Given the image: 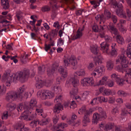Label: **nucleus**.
I'll list each match as a JSON object with an SVG mask.
<instances>
[{"label":"nucleus","instance_id":"obj_1","mask_svg":"<svg viewBox=\"0 0 131 131\" xmlns=\"http://www.w3.org/2000/svg\"><path fill=\"white\" fill-rule=\"evenodd\" d=\"M9 74L7 73L4 74L2 80V82L7 86H10L15 79L16 80H18L21 82H25L29 77L30 72L29 70L27 69L19 72L14 77L12 75L10 76Z\"/></svg>","mask_w":131,"mask_h":131},{"label":"nucleus","instance_id":"obj_2","mask_svg":"<svg viewBox=\"0 0 131 131\" xmlns=\"http://www.w3.org/2000/svg\"><path fill=\"white\" fill-rule=\"evenodd\" d=\"M126 73L124 79L121 78L116 73L112 74L111 75V78L113 81H115L117 84L120 86H122L124 84V82L126 81L128 83H131V68L126 71Z\"/></svg>","mask_w":131,"mask_h":131},{"label":"nucleus","instance_id":"obj_3","mask_svg":"<svg viewBox=\"0 0 131 131\" xmlns=\"http://www.w3.org/2000/svg\"><path fill=\"white\" fill-rule=\"evenodd\" d=\"M98 111L99 113H95L93 114L92 122L96 124L99 120L105 119L107 117L106 113L101 107H99Z\"/></svg>","mask_w":131,"mask_h":131},{"label":"nucleus","instance_id":"obj_4","mask_svg":"<svg viewBox=\"0 0 131 131\" xmlns=\"http://www.w3.org/2000/svg\"><path fill=\"white\" fill-rule=\"evenodd\" d=\"M66 83L67 84H72L73 86L75 87L79 84V81L75 79L74 77L69 78L67 81ZM78 89L77 88L73 89L70 92V95L71 98L77 94Z\"/></svg>","mask_w":131,"mask_h":131},{"label":"nucleus","instance_id":"obj_5","mask_svg":"<svg viewBox=\"0 0 131 131\" xmlns=\"http://www.w3.org/2000/svg\"><path fill=\"white\" fill-rule=\"evenodd\" d=\"M17 96L15 92H10L6 94L5 99L7 101L11 102L17 99Z\"/></svg>","mask_w":131,"mask_h":131},{"label":"nucleus","instance_id":"obj_6","mask_svg":"<svg viewBox=\"0 0 131 131\" xmlns=\"http://www.w3.org/2000/svg\"><path fill=\"white\" fill-rule=\"evenodd\" d=\"M54 96V94L48 90H43L41 91V97L43 100L49 99Z\"/></svg>","mask_w":131,"mask_h":131},{"label":"nucleus","instance_id":"obj_7","mask_svg":"<svg viewBox=\"0 0 131 131\" xmlns=\"http://www.w3.org/2000/svg\"><path fill=\"white\" fill-rule=\"evenodd\" d=\"M37 103V102L35 99H32L29 104L25 107L26 112L27 113L29 112L31 113L32 110L33 109V107L35 106Z\"/></svg>","mask_w":131,"mask_h":131},{"label":"nucleus","instance_id":"obj_8","mask_svg":"<svg viewBox=\"0 0 131 131\" xmlns=\"http://www.w3.org/2000/svg\"><path fill=\"white\" fill-rule=\"evenodd\" d=\"M118 9H116V13L119 16L124 18L126 19L127 16L125 13L123 12V6L122 4H120L117 6Z\"/></svg>","mask_w":131,"mask_h":131},{"label":"nucleus","instance_id":"obj_9","mask_svg":"<svg viewBox=\"0 0 131 131\" xmlns=\"http://www.w3.org/2000/svg\"><path fill=\"white\" fill-rule=\"evenodd\" d=\"M25 90V89L24 88V85H23L22 87L19 88L17 92H15L17 99L20 100H21L23 98V94Z\"/></svg>","mask_w":131,"mask_h":131},{"label":"nucleus","instance_id":"obj_10","mask_svg":"<svg viewBox=\"0 0 131 131\" xmlns=\"http://www.w3.org/2000/svg\"><path fill=\"white\" fill-rule=\"evenodd\" d=\"M58 66L56 65H53L51 67L48 68L47 70V74L49 76H51L54 73L57 69Z\"/></svg>","mask_w":131,"mask_h":131},{"label":"nucleus","instance_id":"obj_11","mask_svg":"<svg viewBox=\"0 0 131 131\" xmlns=\"http://www.w3.org/2000/svg\"><path fill=\"white\" fill-rule=\"evenodd\" d=\"M109 44L106 42H103L101 44V46L103 52L107 54L110 53Z\"/></svg>","mask_w":131,"mask_h":131},{"label":"nucleus","instance_id":"obj_12","mask_svg":"<svg viewBox=\"0 0 131 131\" xmlns=\"http://www.w3.org/2000/svg\"><path fill=\"white\" fill-rule=\"evenodd\" d=\"M16 129L19 131H29V128L25 126L24 124L22 122L18 123Z\"/></svg>","mask_w":131,"mask_h":131},{"label":"nucleus","instance_id":"obj_13","mask_svg":"<svg viewBox=\"0 0 131 131\" xmlns=\"http://www.w3.org/2000/svg\"><path fill=\"white\" fill-rule=\"evenodd\" d=\"M69 61L73 67V69H76L77 67V62L76 58L73 57H70L69 59Z\"/></svg>","mask_w":131,"mask_h":131},{"label":"nucleus","instance_id":"obj_14","mask_svg":"<svg viewBox=\"0 0 131 131\" xmlns=\"http://www.w3.org/2000/svg\"><path fill=\"white\" fill-rule=\"evenodd\" d=\"M63 106L60 103L57 104L55 105L53 109V112L58 114L59 113V111L61 110H63Z\"/></svg>","mask_w":131,"mask_h":131},{"label":"nucleus","instance_id":"obj_15","mask_svg":"<svg viewBox=\"0 0 131 131\" xmlns=\"http://www.w3.org/2000/svg\"><path fill=\"white\" fill-rule=\"evenodd\" d=\"M104 70V66L102 65L100 67H96L94 71L96 72L97 74L101 75Z\"/></svg>","mask_w":131,"mask_h":131},{"label":"nucleus","instance_id":"obj_16","mask_svg":"<svg viewBox=\"0 0 131 131\" xmlns=\"http://www.w3.org/2000/svg\"><path fill=\"white\" fill-rule=\"evenodd\" d=\"M59 71L62 74V77L65 78L67 77L68 74L67 71L64 69L62 66H60L59 67Z\"/></svg>","mask_w":131,"mask_h":131},{"label":"nucleus","instance_id":"obj_17","mask_svg":"<svg viewBox=\"0 0 131 131\" xmlns=\"http://www.w3.org/2000/svg\"><path fill=\"white\" fill-rule=\"evenodd\" d=\"M25 111L23 112V114H22L20 117L19 118L20 119L26 120L27 121L29 120H28L29 115V113H31L29 112L27 113L26 112V108H25Z\"/></svg>","mask_w":131,"mask_h":131},{"label":"nucleus","instance_id":"obj_18","mask_svg":"<svg viewBox=\"0 0 131 131\" xmlns=\"http://www.w3.org/2000/svg\"><path fill=\"white\" fill-rule=\"evenodd\" d=\"M109 27L110 29L112 31V33L115 35L118 34V30L112 24H110L109 25Z\"/></svg>","mask_w":131,"mask_h":131},{"label":"nucleus","instance_id":"obj_19","mask_svg":"<svg viewBox=\"0 0 131 131\" xmlns=\"http://www.w3.org/2000/svg\"><path fill=\"white\" fill-rule=\"evenodd\" d=\"M1 2L3 8L6 9L9 8V5L7 0H1Z\"/></svg>","mask_w":131,"mask_h":131},{"label":"nucleus","instance_id":"obj_20","mask_svg":"<svg viewBox=\"0 0 131 131\" xmlns=\"http://www.w3.org/2000/svg\"><path fill=\"white\" fill-rule=\"evenodd\" d=\"M116 40L117 42L121 45L124 43V42L123 37L121 35H117L116 37Z\"/></svg>","mask_w":131,"mask_h":131},{"label":"nucleus","instance_id":"obj_21","mask_svg":"<svg viewBox=\"0 0 131 131\" xmlns=\"http://www.w3.org/2000/svg\"><path fill=\"white\" fill-rule=\"evenodd\" d=\"M86 114L84 115L83 117V123L86 124L88 122H90V121L89 118L90 113H88V112H86Z\"/></svg>","mask_w":131,"mask_h":131},{"label":"nucleus","instance_id":"obj_22","mask_svg":"<svg viewBox=\"0 0 131 131\" xmlns=\"http://www.w3.org/2000/svg\"><path fill=\"white\" fill-rule=\"evenodd\" d=\"M114 126V124L112 123H108L105 125L104 130L109 131L113 128Z\"/></svg>","mask_w":131,"mask_h":131},{"label":"nucleus","instance_id":"obj_23","mask_svg":"<svg viewBox=\"0 0 131 131\" xmlns=\"http://www.w3.org/2000/svg\"><path fill=\"white\" fill-rule=\"evenodd\" d=\"M114 66L112 60H109L107 62L106 67L108 70H111Z\"/></svg>","mask_w":131,"mask_h":131},{"label":"nucleus","instance_id":"obj_24","mask_svg":"<svg viewBox=\"0 0 131 131\" xmlns=\"http://www.w3.org/2000/svg\"><path fill=\"white\" fill-rule=\"evenodd\" d=\"M43 82L40 79L38 81H37L35 86L36 88L38 89H39L42 88L43 86Z\"/></svg>","mask_w":131,"mask_h":131},{"label":"nucleus","instance_id":"obj_25","mask_svg":"<svg viewBox=\"0 0 131 131\" xmlns=\"http://www.w3.org/2000/svg\"><path fill=\"white\" fill-rule=\"evenodd\" d=\"M126 57L125 56L121 61V64L122 67L126 68L128 67V62L126 60Z\"/></svg>","mask_w":131,"mask_h":131},{"label":"nucleus","instance_id":"obj_26","mask_svg":"<svg viewBox=\"0 0 131 131\" xmlns=\"http://www.w3.org/2000/svg\"><path fill=\"white\" fill-rule=\"evenodd\" d=\"M88 112V113H90V112L88 110H86V107L85 106L82 107L80 109L78 113L79 114H83L84 113V114H86V112Z\"/></svg>","mask_w":131,"mask_h":131},{"label":"nucleus","instance_id":"obj_27","mask_svg":"<svg viewBox=\"0 0 131 131\" xmlns=\"http://www.w3.org/2000/svg\"><path fill=\"white\" fill-rule=\"evenodd\" d=\"M124 53H122L121 54L119 55L117 57V58L116 60V63L118 64L120 62L121 63V61L123 60V58L125 57Z\"/></svg>","mask_w":131,"mask_h":131},{"label":"nucleus","instance_id":"obj_28","mask_svg":"<svg viewBox=\"0 0 131 131\" xmlns=\"http://www.w3.org/2000/svg\"><path fill=\"white\" fill-rule=\"evenodd\" d=\"M28 55L26 54L25 56H21L20 57V59L21 62L23 63H25L27 62V61L28 60Z\"/></svg>","mask_w":131,"mask_h":131},{"label":"nucleus","instance_id":"obj_29","mask_svg":"<svg viewBox=\"0 0 131 131\" xmlns=\"http://www.w3.org/2000/svg\"><path fill=\"white\" fill-rule=\"evenodd\" d=\"M107 78L106 77H103L102 79L100 80L99 83L98 84V86L100 85H104L107 82Z\"/></svg>","mask_w":131,"mask_h":131},{"label":"nucleus","instance_id":"obj_30","mask_svg":"<svg viewBox=\"0 0 131 131\" xmlns=\"http://www.w3.org/2000/svg\"><path fill=\"white\" fill-rule=\"evenodd\" d=\"M45 66L43 65L41 66H39L38 67V72L40 74H42L45 71Z\"/></svg>","mask_w":131,"mask_h":131},{"label":"nucleus","instance_id":"obj_31","mask_svg":"<svg viewBox=\"0 0 131 131\" xmlns=\"http://www.w3.org/2000/svg\"><path fill=\"white\" fill-rule=\"evenodd\" d=\"M82 85L84 86H89V84L87 78H84L81 82Z\"/></svg>","mask_w":131,"mask_h":131},{"label":"nucleus","instance_id":"obj_32","mask_svg":"<svg viewBox=\"0 0 131 131\" xmlns=\"http://www.w3.org/2000/svg\"><path fill=\"white\" fill-rule=\"evenodd\" d=\"M58 30L57 29L55 30H52L49 33V35L50 36L54 37L57 35Z\"/></svg>","mask_w":131,"mask_h":131},{"label":"nucleus","instance_id":"obj_33","mask_svg":"<svg viewBox=\"0 0 131 131\" xmlns=\"http://www.w3.org/2000/svg\"><path fill=\"white\" fill-rule=\"evenodd\" d=\"M104 14L107 19L110 18L111 17V13L107 9H105Z\"/></svg>","mask_w":131,"mask_h":131},{"label":"nucleus","instance_id":"obj_34","mask_svg":"<svg viewBox=\"0 0 131 131\" xmlns=\"http://www.w3.org/2000/svg\"><path fill=\"white\" fill-rule=\"evenodd\" d=\"M90 3L92 5H94L93 7L95 8H96L100 5V3L97 1H90Z\"/></svg>","mask_w":131,"mask_h":131},{"label":"nucleus","instance_id":"obj_35","mask_svg":"<svg viewBox=\"0 0 131 131\" xmlns=\"http://www.w3.org/2000/svg\"><path fill=\"white\" fill-rule=\"evenodd\" d=\"M69 59H65L63 60L64 67L66 68V67L70 66V63L69 61Z\"/></svg>","mask_w":131,"mask_h":131},{"label":"nucleus","instance_id":"obj_36","mask_svg":"<svg viewBox=\"0 0 131 131\" xmlns=\"http://www.w3.org/2000/svg\"><path fill=\"white\" fill-rule=\"evenodd\" d=\"M75 74L79 76H84L85 74V71L83 70H81L79 71L76 72Z\"/></svg>","mask_w":131,"mask_h":131},{"label":"nucleus","instance_id":"obj_37","mask_svg":"<svg viewBox=\"0 0 131 131\" xmlns=\"http://www.w3.org/2000/svg\"><path fill=\"white\" fill-rule=\"evenodd\" d=\"M40 125H45L48 123V121L47 119L44 118L40 122Z\"/></svg>","mask_w":131,"mask_h":131},{"label":"nucleus","instance_id":"obj_38","mask_svg":"<svg viewBox=\"0 0 131 131\" xmlns=\"http://www.w3.org/2000/svg\"><path fill=\"white\" fill-rule=\"evenodd\" d=\"M89 86L93 85L94 84V80L92 77L87 78Z\"/></svg>","mask_w":131,"mask_h":131},{"label":"nucleus","instance_id":"obj_39","mask_svg":"<svg viewBox=\"0 0 131 131\" xmlns=\"http://www.w3.org/2000/svg\"><path fill=\"white\" fill-rule=\"evenodd\" d=\"M98 101L99 102H101V100H102L103 102H107L108 100L107 98H105L103 96H100L98 97Z\"/></svg>","mask_w":131,"mask_h":131},{"label":"nucleus","instance_id":"obj_40","mask_svg":"<svg viewBox=\"0 0 131 131\" xmlns=\"http://www.w3.org/2000/svg\"><path fill=\"white\" fill-rule=\"evenodd\" d=\"M80 29H79L77 31V34L75 38V39L80 38L82 35V32L80 31L79 30Z\"/></svg>","mask_w":131,"mask_h":131},{"label":"nucleus","instance_id":"obj_41","mask_svg":"<svg viewBox=\"0 0 131 131\" xmlns=\"http://www.w3.org/2000/svg\"><path fill=\"white\" fill-rule=\"evenodd\" d=\"M91 52L94 54H96L97 53L96 47L92 46L91 47Z\"/></svg>","mask_w":131,"mask_h":131},{"label":"nucleus","instance_id":"obj_42","mask_svg":"<svg viewBox=\"0 0 131 131\" xmlns=\"http://www.w3.org/2000/svg\"><path fill=\"white\" fill-rule=\"evenodd\" d=\"M104 38L105 41V42H106V43L110 42L112 41V37L108 35L105 36L104 37Z\"/></svg>","mask_w":131,"mask_h":131},{"label":"nucleus","instance_id":"obj_43","mask_svg":"<svg viewBox=\"0 0 131 131\" xmlns=\"http://www.w3.org/2000/svg\"><path fill=\"white\" fill-rule=\"evenodd\" d=\"M54 89L55 93L57 94H59L62 91L61 88L59 86L55 87L54 88Z\"/></svg>","mask_w":131,"mask_h":131},{"label":"nucleus","instance_id":"obj_44","mask_svg":"<svg viewBox=\"0 0 131 131\" xmlns=\"http://www.w3.org/2000/svg\"><path fill=\"white\" fill-rule=\"evenodd\" d=\"M98 101H99L98 97H96L92 100L91 102V103L92 105L97 104L98 103Z\"/></svg>","mask_w":131,"mask_h":131},{"label":"nucleus","instance_id":"obj_45","mask_svg":"<svg viewBox=\"0 0 131 131\" xmlns=\"http://www.w3.org/2000/svg\"><path fill=\"white\" fill-rule=\"evenodd\" d=\"M126 12L128 18L129 20H131V12L128 9H126Z\"/></svg>","mask_w":131,"mask_h":131},{"label":"nucleus","instance_id":"obj_46","mask_svg":"<svg viewBox=\"0 0 131 131\" xmlns=\"http://www.w3.org/2000/svg\"><path fill=\"white\" fill-rule=\"evenodd\" d=\"M41 9L42 11L45 12L50 10V8L49 6H46L42 7Z\"/></svg>","mask_w":131,"mask_h":131},{"label":"nucleus","instance_id":"obj_47","mask_svg":"<svg viewBox=\"0 0 131 131\" xmlns=\"http://www.w3.org/2000/svg\"><path fill=\"white\" fill-rule=\"evenodd\" d=\"M93 30L95 32H99V28L97 25H94L92 27Z\"/></svg>","mask_w":131,"mask_h":131},{"label":"nucleus","instance_id":"obj_48","mask_svg":"<svg viewBox=\"0 0 131 131\" xmlns=\"http://www.w3.org/2000/svg\"><path fill=\"white\" fill-rule=\"evenodd\" d=\"M118 94L121 96H125L126 95V93L123 91H119L117 92Z\"/></svg>","mask_w":131,"mask_h":131},{"label":"nucleus","instance_id":"obj_49","mask_svg":"<svg viewBox=\"0 0 131 131\" xmlns=\"http://www.w3.org/2000/svg\"><path fill=\"white\" fill-rule=\"evenodd\" d=\"M118 110L117 108L116 107L114 108L112 111V113L113 115H115L118 113Z\"/></svg>","mask_w":131,"mask_h":131},{"label":"nucleus","instance_id":"obj_50","mask_svg":"<svg viewBox=\"0 0 131 131\" xmlns=\"http://www.w3.org/2000/svg\"><path fill=\"white\" fill-rule=\"evenodd\" d=\"M66 122L68 124L71 125H74V121L71 119H67Z\"/></svg>","mask_w":131,"mask_h":131},{"label":"nucleus","instance_id":"obj_51","mask_svg":"<svg viewBox=\"0 0 131 131\" xmlns=\"http://www.w3.org/2000/svg\"><path fill=\"white\" fill-rule=\"evenodd\" d=\"M112 19L114 23H116L117 21V17L115 15H112L111 16Z\"/></svg>","mask_w":131,"mask_h":131},{"label":"nucleus","instance_id":"obj_52","mask_svg":"<svg viewBox=\"0 0 131 131\" xmlns=\"http://www.w3.org/2000/svg\"><path fill=\"white\" fill-rule=\"evenodd\" d=\"M126 21L123 20H120V23L118 24V27L120 28H123V26H122V24L125 23Z\"/></svg>","mask_w":131,"mask_h":131},{"label":"nucleus","instance_id":"obj_53","mask_svg":"<svg viewBox=\"0 0 131 131\" xmlns=\"http://www.w3.org/2000/svg\"><path fill=\"white\" fill-rule=\"evenodd\" d=\"M77 106V105L75 103V102L74 101H72L71 102V103L70 106V108L72 109H74Z\"/></svg>","mask_w":131,"mask_h":131},{"label":"nucleus","instance_id":"obj_54","mask_svg":"<svg viewBox=\"0 0 131 131\" xmlns=\"http://www.w3.org/2000/svg\"><path fill=\"white\" fill-rule=\"evenodd\" d=\"M107 19L106 17L105 16L104 14H102L101 15V18L100 20L101 22L103 21V23H104L105 21Z\"/></svg>","mask_w":131,"mask_h":131},{"label":"nucleus","instance_id":"obj_55","mask_svg":"<svg viewBox=\"0 0 131 131\" xmlns=\"http://www.w3.org/2000/svg\"><path fill=\"white\" fill-rule=\"evenodd\" d=\"M111 55L112 56H115L117 55V51L115 49L112 50L110 53Z\"/></svg>","mask_w":131,"mask_h":131},{"label":"nucleus","instance_id":"obj_56","mask_svg":"<svg viewBox=\"0 0 131 131\" xmlns=\"http://www.w3.org/2000/svg\"><path fill=\"white\" fill-rule=\"evenodd\" d=\"M94 67V65L92 63H90L88 66V68L90 70H92Z\"/></svg>","mask_w":131,"mask_h":131},{"label":"nucleus","instance_id":"obj_57","mask_svg":"<svg viewBox=\"0 0 131 131\" xmlns=\"http://www.w3.org/2000/svg\"><path fill=\"white\" fill-rule=\"evenodd\" d=\"M59 119V117L58 116H54L53 119V122L55 124H56Z\"/></svg>","mask_w":131,"mask_h":131},{"label":"nucleus","instance_id":"obj_58","mask_svg":"<svg viewBox=\"0 0 131 131\" xmlns=\"http://www.w3.org/2000/svg\"><path fill=\"white\" fill-rule=\"evenodd\" d=\"M7 116L8 112L6 111L3 113V115L2 117V118L3 119H6L7 118Z\"/></svg>","mask_w":131,"mask_h":131},{"label":"nucleus","instance_id":"obj_59","mask_svg":"<svg viewBox=\"0 0 131 131\" xmlns=\"http://www.w3.org/2000/svg\"><path fill=\"white\" fill-rule=\"evenodd\" d=\"M8 106L9 108V109L11 111L15 109L16 107V105L13 104H9Z\"/></svg>","mask_w":131,"mask_h":131},{"label":"nucleus","instance_id":"obj_60","mask_svg":"<svg viewBox=\"0 0 131 131\" xmlns=\"http://www.w3.org/2000/svg\"><path fill=\"white\" fill-rule=\"evenodd\" d=\"M104 95H110L111 93V91L110 90L106 89L104 91Z\"/></svg>","mask_w":131,"mask_h":131},{"label":"nucleus","instance_id":"obj_61","mask_svg":"<svg viewBox=\"0 0 131 131\" xmlns=\"http://www.w3.org/2000/svg\"><path fill=\"white\" fill-rule=\"evenodd\" d=\"M121 128V126H116L115 128V131H125L124 130H122Z\"/></svg>","mask_w":131,"mask_h":131},{"label":"nucleus","instance_id":"obj_62","mask_svg":"<svg viewBox=\"0 0 131 131\" xmlns=\"http://www.w3.org/2000/svg\"><path fill=\"white\" fill-rule=\"evenodd\" d=\"M28 115H29V116L28 118V120H32L34 119V116L33 114H31V113H29V114H28Z\"/></svg>","mask_w":131,"mask_h":131},{"label":"nucleus","instance_id":"obj_63","mask_svg":"<svg viewBox=\"0 0 131 131\" xmlns=\"http://www.w3.org/2000/svg\"><path fill=\"white\" fill-rule=\"evenodd\" d=\"M29 94V93L28 92H26L25 93L23 94V98H24V99H26L28 97V95Z\"/></svg>","mask_w":131,"mask_h":131},{"label":"nucleus","instance_id":"obj_64","mask_svg":"<svg viewBox=\"0 0 131 131\" xmlns=\"http://www.w3.org/2000/svg\"><path fill=\"white\" fill-rule=\"evenodd\" d=\"M50 48L51 46L50 45L48 44L47 45L46 44H45V49L46 51H47Z\"/></svg>","mask_w":131,"mask_h":131}]
</instances>
